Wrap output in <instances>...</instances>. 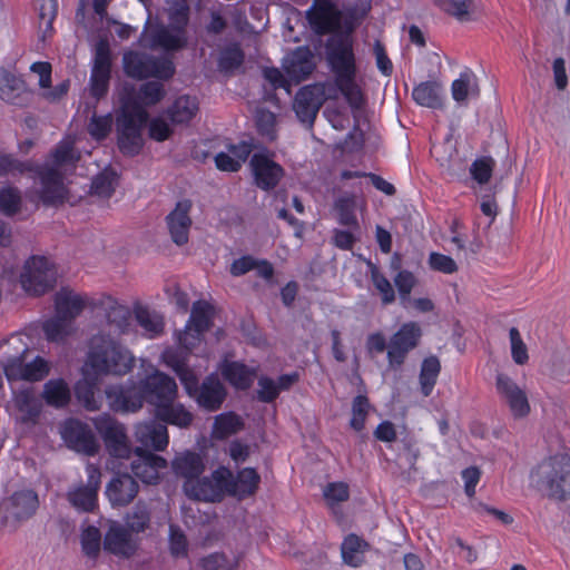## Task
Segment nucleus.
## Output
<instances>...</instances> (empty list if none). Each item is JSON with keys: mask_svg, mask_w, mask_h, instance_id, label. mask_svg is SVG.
Masks as SVG:
<instances>
[{"mask_svg": "<svg viewBox=\"0 0 570 570\" xmlns=\"http://www.w3.org/2000/svg\"><path fill=\"white\" fill-rule=\"evenodd\" d=\"M163 358L179 377L188 396L194 399L199 407L209 412L220 409L226 397V390L216 375L207 376L199 384L197 374L186 364L185 356L175 352H165Z\"/></svg>", "mask_w": 570, "mask_h": 570, "instance_id": "1", "label": "nucleus"}, {"mask_svg": "<svg viewBox=\"0 0 570 570\" xmlns=\"http://www.w3.org/2000/svg\"><path fill=\"white\" fill-rule=\"evenodd\" d=\"M135 357L109 335L91 338L86 366L97 375H125L134 367Z\"/></svg>", "mask_w": 570, "mask_h": 570, "instance_id": "2", "label": "nucleus"}, {"mask_svg": "<svg viewBox=\"0 0 570 570\" xmlns=\"http://www.w3.org/2000/svg\"><path fill=\"white\" fill-rule=\"evenodd\" d=\"M87 305V299L72 291L61 289L56 294V315L43 323L46 337L51 342H61L73 331V322Z\"/></svg>", "mask_w": 570, "mask_h": 570, "instance_id": "3", "label": "nucleus"}, {"mask_svg": "<svg viewBox=\"0 0 570 570\" xmlns=\"http://www.w3.org/2000/svg\"><path fill=\"white\" fill-rule=\"evenodd\" d=\"M533 478L537 488L548 498L566 500L570 495V456H550L538 465Z\"/></svg>", "mask_w": 570, "mask_h": 570, "instance_id": "4", "label": "nucleus"}, {"mask_svg": "<svg viewBox=\"0 0 570 570\" xmlns=\"http://www.w3.org/2000/svg\"><path fill=\"white\" fill-rule=\"evenodd\" d=\"M148 120V112L137 102L124 106L117 118L118 146L122 154L135 156L142 148L141 130Z\"/></svg>", "mask_w": 570, "mask_h": 570, "instance_id": "5", "label": "nucleus"}, {"mask_svg": "<svg viewBox=\"0 0 570 570\" xmlns=\"http://www.w3.org/2000/svg\"><path fill=\"white\" fill-rule=\"evenodd\" d=\"M20 283L28 294L35 296L42 295L55 287L57 269L48 258L32 256L23 265Z\"/></svg>", "mask_w": 570, "mask_h": 570, "instance_id": "6", "label": "nucleus"}, {"mask_svg": "<svg viewBox=\"0 0 570 570\" xmlns=\"http://www.w3.org/2000/svg\"><path fill=\"white\" fill-rule=\"evenodd\" d=\"M122 61L126 75L136 79L149 77L169 79L175 72V67L170 60L156 58L144 52H126Z\"/></svg>", "mask_w": 570, "mask_h": 570, "instance_id": "7", "label": "nucleus"}, {"mask_svg": "<svg viewBox=\"0 0 570 570\" xmlns=\"http://www.w3.org/2000/svg\"><path fill=\"white\" fill-rule=\"evenodd\" d=\"M325 53L335 79L347 75H356L352 36L343 33V31L334 32L325 43Z\"/></svg>", "mask_w": 570, "mask_h": 570, "instance_id": "8", "label": "nucleus"}, {"mask_svg": "<svg viewBox=\"0 0 570 570\" xmlns=\"http://www.w3.org/2000/svg\"><path fill=\"white\" fill-rule=\"evenodd\" d=\"M226 481H230V471L224 466L216 469L210 476H198L184 481V493L191 500L216 502L226 494Z\"/></svg>", "mask_w": 570, "mask_h": 570, "instance_id": "9", "label": "nucleus"}, {"mask_svg": "<svg viewBox=\"0 0 570 570\" xmlns=\"http://www.w3.org/2000/svg\"><path fill=\"white\" fill-rule=\"evenodd\" d=\"M423 335L422 328L416 322H406L391 336L387 344V361L392 368L400 367L406 355L416 348Z\"/></svg>", "mask_w": 570, "mask_h": 570, "instance_id": "10", "label": "nucleus"}, {"mask_svg": "<svg viewBox=\"0 0 570 570\" xmlns=\"http://www.w3.org/2000/svg\"><path fill=\"white\" fill-rule=\"evenodd\" d=\"M87 481L69 488L67 500L78 512H94L98 505V491L101 483L100 470L95 464L86 466Z\"/></svg>", "mask_w": 570, "mask_h": 570, "instance_id": "11", "label": "nucleus"}, {"mask_svg": "<svg viewBox=\"0 0 570 570\" xmlns=\"http://www.w3.org/2000/svg\"><path fill=\"white\" fill-rule=\"evenodd\" d=\"M95 426L104 439L105 445L111 456L118 459H128L130 456V443L125 426L121 423L109 415H101L95 419Z\"/></svg>", "mask_w": 570, "mask_h": 570, "instance_id": "12", "label": "nucleus"}, {"mask_svg": "<svg viewBox=\"0 0 570 570\" xmlns=\"http://www.w3.org/2000/svg\"><path fill=\"white\" fill-rule=\"evenodd\" d=\"M495 390L514 419L525 417L530 413L531 407L527 393L509 375L497 374Z\"/></svg>", "mask_w": 570, "mask_h": 570, "instance_id": "13", "label": "nucleus"}, {"mask_svg": "<svg viewBox=\"0 0 570 570\" xmlns=\"http://www.w3.org/2000/svg\"><path fill=\"white\" fill-rule=\"evenodd\" d=\"M325 100V90L322 85H308L297 91L293 108L299 121L312 127Z\"/></svg>", "mask_w": 570, "mask_h": 570, "instance_id": "14", "label": "nucleus"}, {"mask_svg": "<svg viewBox=\"0 0 570 570\" xmlns=\"http://www.w3.org/2000/svg\"><path fill=\"white\" fill-rule=\"evenodd\" d=\"M126 525L111 522L104 537V549L109 553L129 559L137 552L140 540Z\"/></svg>", "mask_w": 570, "mask_h": 570, "instance_id": "15", "label": "nucleus"}, {"mask_svg": "<svg viewBox=\"0 0 570 570\" xmlns=\"http://www.w3.org/2000/svg\"><path fill=\"white\" fill-rule=\"evenodd\" d=\"M39 187L37 194L41 202L48 206L63 204L67 199V188L63 184V176L52 167H40L37 170Z\"/></svg>", "mask_w": 570, "mask_h": 570, "instance_id": "16", "label": "nucleus"}, {"mask_svg": "<svg viewBox=\"0 0 570 570\" xmlns=\"http://www.w3.org/2000/svg\"><path fill=\"white\" fill-rule=\"evenodd\" d=\"M146 401L155 406V410L177 397V384L174 379L165 373L155 371L140 381Z\"/></svg>", "mask_w": 570, "mask_h": 570, "instance_id": "17", "label": "nucleus"}, {"mask_svg": "<svg viewBox=\"0 0 570 570\" xmlns=\"http://www.w3.org/2000/svg\"><path fill=\"white\" fill-rule=\"evenodd\" d=\"M106 397L114 411L137 412L146 401L141 382L139 384L110 385L106 389Z\"/></svg>", "mask_w": 570, "mask_h": 570, "instance_id": "18", "label": "nucleus"}, {"mask_svg": "<svg viewBox=\"0 0 570 570\" xmlns=\"http://www.w3.org/2000/svg\"><path fill=\"white\" fill-rule=\"evenodd\" d=\"M306 19L311 29L318 36L340 31L338 10L332 0H314L306 11Z\"/></svg>", "mask_w": 570, "mask_h": 570, "instance_id": "19", "label": "nucleus"}, {"mask_svg": "<svg viewBox=\"0 0 570 570\" xmlns=\"http://www.w3.org/2000/svg\"><path fill=\"white\" fill-rule=\"evenodd\" d=\"M62 438L67 445L86 455H95L99 444L90 428L78 420H68L62 429Z\"/></svg>", "mask_w": 570, "mask_h": 570, "instance_id": "20", "label": "nucleus"}, {"mask_svg": "<svg viewBox=\"0 0 570 570\" xmlns=\"http://www.w3.org/2000/svg\"><path fill=\"white\" fill-rule=\"evenodd\" d=\"M111 70L110 50L106 42L100 41L96 46L95 62L91 70V95L97 99L106 95L108 90Z\"/></svg>", "mask_w": 570, "mask_h": 570, "instance_id": "21", "label": "nucleus"}, {"mask_svg": "<svg viewBox=\"0 0 570 570\" xmlns=\"http://www.w3.org/2000/svg\"><path fill=\"white\" fill-rule=\"evenodd\" d=\"M249 165L256 186L263 190L275 188L284 176L282 166L263 154H254Z\"/></svg>", "mask_w": 570, "mask_h": 570, "instance_id": "22", "label": "nucleus"}, {"mask_svg": "<svg viewBox=\"0 0 570 570\" xmlns=\"http://www.w3.org/2000/svg\"><path fill=\"white\" fill-rule=\"evenodd\" d=\"M166 466L167 461L164 458L141 449L136 450V458L130 463L135 476L147 484L157 483L159 480V471Z\"/></svg>", "mask_w": 570, "mask_h": 570, "instance_id": "23", "label": "nucleus"}, {"mask_svg": "<svg viewBox=\"0 0 570 570\" xmlns=\"http://www.w3.org/2000/svg\"><path fill=\"white\" fill-rule=\"evenodd\" d=\"M139 492L138 482L129 473H116L106 487L112 507H127Z\"/></svg>", "mask_w": 570, "mask_h": 570, "instance_id": "24", "label": "nucleus"}, {"mask_svg": "<svg viewBox=\"0 0 570 570\" xmlns=\"http://www.w3.org/2000/svg\"><path fill=\"white\" fill-rule=\"evenodd\" d=\"M315 68V55L307 46L297 47L284 61L287 76L296 82L306 79Z\"/></svg>", "mask_w": 570, "mask_h": 570, "instance_id": "25", "label": "nucleus"}, {"mask_svg": "<svg viewBox=\"0 0 570 570\" xmlns=\"http://www.w3.org/2000/svg\"><path fill=\"white\" fill-rule=\"evenodd\" d=\"M191 206L189 199H183L176 204L174 210L170 212L166 218L171 239L178 246L188 242V234L191 226V218L189 216Z\"/></svg>", "mask_w": 570, "mask_h": 570, "instance_id": "26", "label": "nucleus"}, {"mask_svg": "<svg viewBox=\"0 0 570 570\" xmlns=\"http://www.w3.org/2000/svg\"><path fill=\"white\" fill-rule=\"evenodd\" d=\"M136 440L145 448L163 451L168 445L167 426L159 421H147L136 425Z\"/></svg>", "mask_w": 570, "mask_h": 570, "instance_id": "27", "label": "nucleus"}, {"mask_svg": "<svg viewBox=\"0 0 570 570\" xmlns=\"http://www.w3.org/2000/svg\"><path fill=\"white\" fill-rule=\"evenodd\" d=\"M170 20L178 24L177 28L170 30L165 27L156 29L151 35L153 47H159L165 50H179L186 46L185 26L180 22V17L176 11L170 16Z\"/></svg>", "mask_w": 570, "mask_h": 570, "instance_id": "28", "label": "nucleus"}, {"mask_svg": "<svg viewBox=\"0 0 570 570\" xmlns=\"http://www.w3.org/2000/svg\"><path fill=\"white\" fill-rule=\"evenodd\" d=\"M31 91L24 81L11 73H6L0 81V99L14 106H27L31 99Z\"/></svg>", "mask_w": 570, "mask_h": 570, "instance_id": "29", "label": "nucleus"}, {"mask_svg": "<svg viewBox=\"0 0 570 570\" xmlns=\"http://www.w3.org/2000/svg\"><path fill=\"white\" fill-rule=\"evenodd\" d=\"M226 482V493L242 499L256 492L261 476L254 469L245 468L236 476L230 472V481Z\"/></svg>", "mask_w": 570, "mask_h": 570, "instance_id": "30", "label": "nucleus"}, {"mask_svg": "<svg viewBox=\"0 0 570 570\" xmlns=\"http://www.w3.org/2000/svg\"><path fill=\"white\" fill-rule=\"evenodd\" d=\"M39 507L38 495L32 490L14 492L8 502V513L17 521L31 518Z\"/></svg>", "mask_w": 570, "mask_h": 570, "instance_id": "31", "label": "nucleus"}, {"mask_svg": "<svg viewBox=\"0 0 570 570\" xmlns=\"http://www.w3.org/2000/svg\"><path fill=\"white\" fill-rule=\"evenodd\" d=\"M370 10L371 2L368 0H357L354 3L344 6L343 10H338L340 31L352 36Z\"/></svg>", "mask_w": 570, "mask_h": 570, "instance_id": "32", "label": "nucleus"}, {"mask_svg": "<svg viewBox=\"0 0 570 570\" xmlns=\"http://www.w3.org/2000/svg\"><path fill=\"white\" fill-rule=\"evenodd\" d=\"M173 470L175 474L183 478L184 481H191L203 475L205 471V463L203 458L195 452L186 451L177 455L173 460Z\"/></svg>", "mask_w": 570, "mask_h": 570, "instance_id": "33", "label": "nucleus"}, {"mask_svg": "<svg viewBox=\"0 0 570 570\" xmlns=\"http://www.w3.org/2000/svg\"><path fill=\"white\" fill-rule=\"evenodd\" d=\"M155 415L163 424L176 425L180 429L188 428L193 421L194 415L181 403L170 401L155 410Z\"/></svg>", "mask_w": 570, "mask_h": 570, "instance_id": "34", "label": "nucleus"}, {"mask_svg": "<svg viewBox=\"0 0 570 570\" xmlns=\"http://www.w3.org/2000/svg\"><path fill=\"white\" fill-rule=\"evenodd\" d=\"M96 306L104 309L108 324L117 332L125 333L127 331L130 312L126 306L120 305L111 296H104Z\"/></svg>", "mask_w": 570, "mask_h": 570, "instance_id": "35", "label": "nucleus"}, {"mask_svg": "<svg viewBox=\"0 0 570 570\" xmlns=\"http://www.w3.org/2000/svg\"><path fill=\"white\" fill-rule=\"evenodd\" d=\"M413 100L426 108L439 109L443 107V89L438 81H423L412 91Z\"/></svg>", "mask_w": 570, "mask_h": 570, "instance_id": "36", "label": "nucleus"}, {"mask_svg": "<svg viewBox=\"0 0 570 570\" xmlns=\"http://www.w3.org/2000/svg\"><path fill=\"white\" fill-rule=\"evenodd\" d=\"M41 397L49 406L60 409L69 404L71 392L65 380L52 379L45 383Z\"/></svg>", "mask_w": 570, "mask_h": 570, "instance_id": "37", "label": "nucleus"}, {"mask_svg": "<svg viewBox=\"0 0 570 570\" xmlns=\"http://www.w3.org/2000/svg\"><path fill=\"white\" fill-rule=\"evenodd\" d=\"M16 406L18 411L21 413V420L24 423L32 422L35 423L42 410V402L36 395L33 390L26 389L21 390L16 394L14 397Z\"/></svg>", "mask_w": 570, "mask_h": 570, "instance_id": "38", "label": "nucleus"}, {"mask_svg": "<svg viewBox=\"0 0 570 570\" xmlns=\"http://www.w3.org/2000/svg\"><path fill=\"white\" fill-rule=\"evenodd\" d=\"M198 111V101L187 95L178 97L167 109V116L175 125L188 124Z\"/></svg>", "mask_w": 570, "mask_h": 570, "instance_id": "39", "label": "nucleus"}, {"mask_svg": "<svg viewBox=\"0 0 570 570\" xmlns=\"http://www.w3.org/2000/svg\"><path fill=\"white\" fill-rule=\"evenodd\" d=\"M126 527L138 534L150 527L151 509L149 503L139 500L125 517Z\"/></svg>", "mask_w": 570, "mask_h": 570, "instance_id": "40", "label": "nucleus"}, {"mask_svg": "<svg viewBox=\"0 0 570 570\" xmlns=\"http://www.w3.org/2000/svg\"><path fill=\"white\" fill-rule=\"evenodd\" d=\"M223 375L235 387L246 390L253 383L255 370L239 362H230L224 366Z\"/></svg>", "mask_w": 570, "mask_h": 570, "instance_id": "41", "label": "nucleus"}, {"mask_svg": "<svg viewBox=\"0 0 570 570\" xmlns=\"http://www.w3.org/2000/svg\"><path fill=\"white\" fill-rule=\"evenodd\" d=\"M135 318L148 338H155L164 332V320L156 312L139 306L135 309Z\"/></svg>", "mask_w": 570, "mask_h": 570, "instance_id": "42", "label": "nucleus"}, {"mask_svg": "<svg viewBox=\"0 0 570 570\" xmlns=\"http://www.w3.org/2000/svg\"><path fill=\"white\" fill-rule=\"evenodd\" d=\"M440 372L441 363L436 356L431 355L423 360L421 364L419 382L421 386V392L424 396H429L432 393Z\"/></svg>", "mask_w": 570, "mask_h": 570, "instance_id": "43", "label": "nucleus"}, {"mask_svg": "<svg viewBox=\"0 0 570 570\" xmlns=\"http://www.w3.org/2000/svg\"><path fill=\"white\" fill-rule=\"evenodd\" d=\"M356 75H347L335 79V83L353 110H360L365 104L361 88L355 81Z\"/></svg>", "mask_w": 570, "mask_h": 570, "instance_id": "44", "label": "nucleus"}, {"mask_svg": "<svg viewBox=\"0 0 570 570\" xmlns=\"http://www.w3.org/2000/svg\"><path fill=\"white\" fill-rule=\"evenodd\" d=\"M214 311L210 304L205 301H197L193 304L190 317L186 325L194 332H206L212 326Z\"/></svg>", "mask_w": 570, "mask_h": 570, "instance_id": "45", "label": "nucleus"}, {"mask_svg": "<svg viewBox=\"0 0 570 570\" xmlns=\"http://www.w3.org/2000/svg\"><path fill=\"white\" fill-rule=\"evenodd\" d=\"M452 97L456 102H464L469 95L478 96L479 87L474 73L466 69L460 73V77L452 82Z\"/></svg>", "mask_w": 570, "mask_h": 570, "instance_id": "46", "label": "nucleus"}, {"mask_svg": "<svg viewBox=\"0 0 570 570\" xmlns=\"http://www.w3.org/2000/svg\"><path fill=\"white\" fill-rule=\"evenodd\" d=\"M75 393L79 403L88 411L100 409L101 397L96 394V383L88 377L76 384Z\"/></svg>", "mask_w": 570, "mask_h": 570, "instance_id": "47", "label": "nucleus"}, {"mask_svg": "<svg viewBox=\"0 0 570 570\" xmlns=\"http://www.w3.org/2000/svg\"><path fill=\"white\" fill-rule=\"evenodd\" d=\"M366 543L355 534H350L342 543V558L346 564L357 567L363 562Z\"/></svg>", "mask_w": 570, "mask_h": 570, "instance_id": "48", "label": "nucleus"}, {"mask_svg": "<svg viewBox=\"0 0 570 570\" xmlns=\"http://www.w3.org/2000/svg\"><path fill=\"white\" fill-rule=\"evenodd\" d=\"M245 60V53L238 43L225 47L218 58V67L224 72H232L238 69Z\"/></svg>", "mask_w": 570, "mask_h": 570, "instance_id": "49", "label": "nucleus"}, {"mask_svg": "<svg viewBox=\"0 0 570 570\" xmlns=\"http://www.w3.org/2000/svg\"><path fill=\"white\" fill-rule=\"evenodd\" d=\"M166 95L165 88L159 81H147L139 88L137 100L135 102L146 109V107L155 106L164 99Z\"/></svg>", "mask_w": 570, "mask_h": 570, "instance_id": "50", "label": "nucleus"}, {"mask_svg": "<svg viewBox=\"0 0 570 570\" xmlns=\"http://www.w3.org/2000/svg\"><path fill=\"white\" fill-rule=\"evenodd\" d=\"M440 8L459 21H469L475 10L474 0H439Z\"/></svg>", "mask_w": 570, "mask_h": 570, "instance_id": "51", "label": "nucleus"}, {"mask_svg": "<svg viewBox=\"0 0 570 570\" xmlns=\"http://www.w3.org/2000/svg\"><path fill=\"white\" fill-rule=\"evenodd\" d=\"M371 281L380 293L382 303L384 305L391 304L395 301V292L391 282L381 273L379 267L373 263L368 262Z\"/></svg>", "mask_w": 570, "mask_h": 570, "instance_id": "52", "label": "nucleus"}, {"mask_svg": "<svg viewBox=\"0 0 570 570\" xmlns=\"http://www.w3.org/2000/svg\"><path fill=\"white\" fill-rule=\"evenodd\" d=\"M243 425L238 415L234 413L220 414L215 419L214 433L218 439H225L237 433Z\"/></svg>", "mask_w": 570, "mask_h": 570, "instance_id": "53", "label": "nucleus"}, {"mask_svg": "<svg viewBox=\"0 0 570 570\" xmlns=\"http://www.w3.org/2000/svg\"><path fill=\"white\" fill-rule=\"evenodd\" d=\"M101 548V533L98 528L89 525L83 529L81 533V549L82 552L91 558L96 559Z\"/></svg>", "mask_w": 570, "mask_h": 570, "instance_id": "54", "label": "nucleus"}, {"mask_svg": "<svg viewBox=\"0 0 570 570\" xmlns=\"http://www.w3.org/2000/svg\"><path fill=\"white\" fill-rule=\"evenodd\" d=\"M335 210L337 212L338 223L348 227H358L355 216V202L352 197H341L335 202Z\"/></svg>", "mask_w": 570, "mask_h": 570, "instance_id": "55", "label": "nucleus"}, {"mask_svg": "<svg viewBox=\"0 0 570 570\" xmlns=\"http://www.w3.org/2000/svg\"><path fill=\"white\" fill-rule=\"evenodd\" d=\"M116 180L115 173L104 171L92 179L91 193L99 197L109 198L115 191Z\"/></svg>", "mask_w": 570, "mask_h": 570, "instance_id": "56", "label": "nucleus"}, {"mask_svg": "<svg viewBox=\"0 0 570 570\" xmlns=\"http://www.w3.org/2000/svg\"><path fill=\"white\" fill-rule=\"evenodd\" d=\"M21 196L16 188H3L0 190V210L7 216H13L20 209Z\"/></svg>", "mask_w": 570, "mask_h": 570, "instance_id": "57", "label": "nucleus"}, {"mask_svg": "<svg viewBox=\"0 0 570 570\" xmlns=\"http://www.w3.org/2000/svg\"><path fill=\"white\" fill-rule=\"evenodd\" d=\"M203 570H235L238 567V560L230 561L224 553L214 552L200 560Z\"/></svg>", "mask_w": 570, "mask_h": 570, "instance_id": "58", "label": "nucleus"}, {"mask_svg": "<svg viewBox=\"0 0 570 570\" xmlns=\"http://www.w3.org/2000/svg\"><path fill=\"white\" fill-rule=\"evenodd\" d=\"M400 453L405 458L411 468H414L420 458V449L415 438L409 433L401 436L396 441Z\"/></svg>", "mask_w": 570, "mask_h": 570, "instance_id": "59", "label": "nucleus"}, {"mask_svg": "<svg viewBox=\"0 0 570 570\" xmlns=\"http://www.w3.org/2000/svg\"><path fill=\"white\" fill-rule=\"evenodd\" d=\"M368 407H370V404H368V400L366 396L357 395L353 400V404H352V414L353 415H352L350 424L355 431H361L364 429L365 419L368 413Z\"/></svg>", "mask_w": 570, "mask_h": 570, "instance_id": "60", "label": "nucleus"}, {"mask_svg": "<svg viewBox=\"0 0 570 570\" xmlns=\"http://www.w3.org/2000/svg\"><path fill=\"white\" fill-rule=\"evenodd\" d=\"M36 9L40 26H45V31L52 29V21L57 16L58 3L57 0H36Z\"/></svg>", "mask_w": 570, "mask_h": 570, "instance_id": "61", "label": "nucleus"}, {"mask_svg": "<svg viewBox=\"0 0 570 570\" xmlns=\"http://www.w3.org/2000/svg\"><path fill=\"white\" fill-rule=\"evenodd\" d=\"M49 373L47 362L41 357H36L32 362L21 367V377L26 381L36 382L42 380Z\"/></svg>", "mask_w": 570, "mask_h": 570, "instance_id": "62", "label": "nucleus"}, {"mask_svg": "<svg viewBox=\"0 0 570 570\" xmlns=\"http://www.w3.org/2000/svg\"><path fill=\"white\" fill-rule=\"evenodd\" d=\"M494 167V160L490 157H483L475 159L471 167H470V174L473 177L474 180H476L479 184L483 185L487 184L493 171Z\"/></svg>", "mask_w": 570, "mask_h": 570, "instance_id": "63", "label": "nucleus"}, {"mask_svg": "<svg viewBox=\"0 0 570 570\" xmlns=\"http://www.w3.org/2000/svg\"><path fill=\"white\" fill-rule=\"evenodd\" d=\"M112 118L110 115H94L88 124V132L96 140L105 139L111 131Z\"/></svg>", "mask_w": 570, "mask_h": 570, "instance_id": "64", "label": "nucleus"}]
</instances>
